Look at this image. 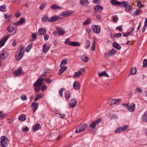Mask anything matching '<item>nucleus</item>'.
Returning <instances> with one entry per match:
<instances>
[{
    "mask_svg": "<svg viewBox=\"0 0 147 147\" xmlns=\"http://www.w3.org/2000/svg\"><path fill=\"white\" fill-rule=\"evenodd\" d=\"M43 80L44 79L42 78H38L36 82L34 84V89L36 92H38L39 91Z\"/></svg>",
    "mask_w": 147,
    "mask_h": 147,
    "instance_id": "obj_1",
    "label": "nucleus"
},
{
    "mask_svg": "<svg viewBox=\"0 0 147 147\" xmlns=\"http://www.w3.org/2000/svg\"><path fill=\"white\" fill-rule=\"evenodd\" d=\"M1 139L0 143L1 146L5 147L8 145L9 140L5 136H2L1 138Z\"/></svg>",
    "mask_w": 147,
    "mask_h": 147,
    "instance_id": "obj_2",
    "label": "nucleus"
},
{
    "mask_svg": "<svg viewBox=\"0 0 147 147\" xmlns=\"http://www.w3.org/2000/svg\"><path fill=\"white\" fill-rule=\"evenodd\" d=\"M123 105H125L127 110L130 112H134L135 109V105L134 103H128Z\"/></svg>",
    "mask_w": 147,
    "mask_h": 147,
    "instance_id": "obj_3",
    "label": "nucleus"
},
{
    "mask_svg": "<svg viewBox=\"0 0 147 147\" xmlns=\"http://www.w3.org/2000/svg\"><path fill=\"white\" fill-rule=\"evenodd\" d=\"M15 26L14 23L11 24L7 27V29L9 32H12V34H14L16 33L17 31L14 27Z\"/></svg>",
    "mask_w": 147,
    "mask_h": 147,
    "instance_id": "obj_4",
    "label": "nucleus"
},
{
    "mask_svg": "<svg viewBox=\"0 0 147 147\" xmlns=\"http://www.w3.org/2000/svg\"><path fill=\"white\" fill-rule=\"evenodd\" d=\"M117 53L116 51L114 49H112L110 51L108 52L105 53V57L108 58L109 57L112 56Z\"/></svg>",
    "mask_w": 147,
    "mask_h": 147,
    "instance_id": "obj_5",
    "label": "nucleus"
},
{
    "mask_svg": "<svg viewBox=\"0 0 147 147\" xmlns=\"http://www.w3.org/2000/svg\"><path fill=\"white\" fill-rule=\"evenodd\" d=\"M101 121V119L100 118H98L95 121H93L90 125V127L91 128H94L96 125L100 123Z\"/></svg>",
    "mask_w": 147,
    "mask_h": 147,
    "instance_id": "obj_6",
    "label": "nucleus"
},
{
    "mask_svg": "<svg viewBox=\"0 0 147 147\" xmlns=\"http://www.w3.org/2000/svg\"><path fill=\"white\" fill-rule=\"evenodd\" d=\"M92 28L94 33L99 34L100 32V27L98 25H93L92 26Z\"/></svg>",
    "mask_w": 147,
    "mask_h": 147,
    "instance_id": "obj_7",
    "label": "nucleus"
},
{
    "mask_svg": "<svg viewBox=\"0 0 147 147\" xmlns=\"http://www.w3.org/2000/svg\"><path fill=\"white\" fill-rule=\"evenodd\" d=\"M24 54L23 53H21L18 51L15 55L16 59L18 61L20 60Z\"/></svg>",
    "mask_w": 147,
    "mask_h": 147,
    "instance_id": "obj_8",
    "label": "nucleus"
},
{
    "mask_svg": "<svg viewBox=\"0 0 147 147\" xmlns=\"http://www.w3.org/2000/svg\"><path fill=\"white\" fill-rule=\"evenodd\" d=\"M77 101L74 98H72L68 103L69 107L72 108L74 107L77 103Z\"/></svg>",
    "mask_w": 147,
    "mask_h": 147,
    "instance_id": "obj_9",
    "label": "nucleus"
},
{
    "mask_svg": "<svg viewBox=\"0 0 147 147\" xmlns=\"http://www.w3.org/2000/svg\"><path fill=\"white\" fill-rule=\"evenodd\" d=\"M13 76L16 77H17L20 76L21 74L23 75V74L22 72V69L21 68L16 70L13 72Z\"/></svg>",
    "mask_w": 147,
    "mask_h": 147,
    "instance_id": "obj_10",
    "label": "nucleus"
},
{
    "mask_svg": "<svg viewBox=\"0 0 147 147\" xmlns=\"http://www.w3.org/2000/svg\"><path fill=\"white\" fill-rule=\"evenodd\" d=\"M61 18H62L58 16H54L50 18V20H49L50 22H54L58 21L61 19Z\"/></svg>",
    "mask_w": 147,
    "mask_h": 147,
    "instance_id": "obj_11",
    "label": "nucleus"
},
{
    "mask_svg": "<svg viewBox=\"0 0 147 147\" xmlns=\"http://www.w3.org/2000/svg\"><path fill=\"white\" fill-rule=\"evenodd\" d=\"M56 29L57 30L58 34L59 36L63 35L65 33V31L62 28L58 27H55Z\"/></svg>",
    "mask_w": 147,
    "mask_h": 147,
    "instance_id": "obj_12",
    "label": "nucleus"
},
{
    "mask_svg": "<svg viewBox=\"0 0 147 147\" xmlns=\"http://www.w3.org/2000/svg\"><path fill=\"white\" fill-rule=\"evenodd\" d=\"M94 9L95 11L98 12H100L103 9V8L102 6L96 5L94 7Z\"/></svg>",
    "mask_w": 147,
    "mask_h": 147,
    "instance_id": "obj_13",
    "label": "nucleus"
},
{
    "mask_svg": "<svg viewBox=\"0 0 147 147\" xmlns=\"http://www.w3.org/2000/svg\"><path fill=\"white\" fill-rule=\"evenodd\" d=\"M25 22V20L24 18H20L19 21L14 23L15 25L18 26L23 24Z\"/></svg>",
    "mask_w": 147,
    "mask_h": 147,
    "instance_id": "obj_14",
    "label": "nucleus"
},
{
    "mask_svg": "<svg viewBox=\"0 0 147 147\" xmlns=\"http://www.w3.org/2000/svg\"><path fill=\"white\" fill-rule=\"evenodd\" d=\"M4 16L5 18L7 19V20L6 21V23H10L11 22V18L12 16V15L11 14L9 15L7 14H5Z\"/></svg>",
    "mask_w": 147,
    "mask_h": 147,
    "instance_id": "obj_15",
    "label": "nucleus"
},
{
    "mask_svg": "<svg viewBox=\"0 0 147 147\" xmlns=\"http://www.w3.org/2000/svg\"><path fill=\"white\" fill-rule=\"evenodd\" d=\"M38 104L37 103L33 102L32 103L31 107L32 108V110L34 113L38 107Z\"/></svg>",
    "mask_w": 147,
    "mask_h": 147,
    "instance_id": "obj_16",
    "label": "nucleus"
},
{
    "mask_svg": "<svg viewBox=\"0 0 147 147\" xmlns=\"http://www.w3.org/2000/svg\"><path fill=\"white\" fill-rule=\"evenodd\" d=\"M113 46L114 48L118 50H120L121 48V45L115 42H113Z\"/></svg>",
    "mask_w": 147,
    "mask_h": 147,
    "instance_id": "obj_17",
    "label": "nucleus"
},
{
    "mask_svg": "<svg viewBox=\"0 0 147 147\" xmlns=\"http://www.w3.org/2000/svg\"><path fill=\"white\" fill-rule=\"evenodd\" d=\"M50 47L44 44L43 45L42 51L45 53H47L49 50Z\"/></svg>",
    "mask_w": 147,
    "mask_h": 147,
    "instance_id": "obj_18",
    "label": "nucleus"
},
{
    "mask_svg": "<svg viewBox=\"0 0 147 147\" xmlns=\"http://www.w3.org/2000/svg\"><path fill=\"white\" fill-rule=\"evenodd\" d=\"M42 20L44 22H50L49 20L50 18H49L48 16L45 15H44L41 18Z\"/></svg>",
    "mask_w": 147,
    "mask_h": 147,
    "instance_id": "obj_19",
    "label": "nucleus"
},
{
    "mask_svg": "<svg viewBox=\"0 0 147 147\" xmlns=\"http://www.w3.org/2000/svg\"><path fill=\"white\" fill-rule=\"evenodd\" d=\"M40 125L39 123L35 124L32 127V130L34 131H36L40 129Z\"/></svg>",
    "mask_w": 147,
    "mask_h": 147,
    "instance_id": "obj_20",
    "label": "nucleus"
},
{
    "mask_svg": "<svg viewBox=\"0 0 147 147\" xmlns=\"http://www.w3.org/2000/svg\"><path fill=\"white\" fill-rule=\"evenodd\" d=\"M46 30L44 28H41L39 29L38 31V33L40 35H41L46 33Z\"/></svg>",
    "mask_w": 147,
    "mask_h": 147,
    "instance_id": "obj_21",
    "label": "nucleus"
},
{
    "mask_svg": "<svg viewBox=\"0 0 147 147\" xmlns=\"http://www.w3.org/2000/svg\"><path fill=\"white\" fill-rule=\"evenodd\" d=\"M142 121L147 122V111L144 113L142 117Z\"/></svg>",
    "mask_w": 147,
    "mask_h": 147,
    "instance_id": "obj_22",
    "label": "nucleus"
},
{
    "mask_svg": "<svg viewBox=\"0 0 147 147\" xmlns=\"http://www.w3.org/2000/svg\"><path fill=\"white\" fill-rule=\"evenodd\" d=\"M83 131V125H81L78 127L75 131L76 133H78Z\"/></svg>",
    "mask_w": 147,
    "mask_h": 147,
    "instance_id": "obj_23",
    "label": "nucleus"
},
{
    "mask_svg": "<svg viewBox=\"0 0 147 147\" xmlns=\"http://www.w3.org/2000/svg\"><path fill=\"white\" fill-rule=\"evenodd\" d=\"M72 14V11L67 12L64 11L62 12L61 14V15L63 16H69Z\"/></svg>",
    "mask_w": 147,
    "mask_h": 147,
    "instance_id": "obj_24",
    "label": "nucleus"
},
{
    "mask_svg": "<svg viewBox=\"0 0 147 147\" xmlns=\"http://www.w3.org/2000/svg\"><path fill=\"white\" fill-rule=\"evenodd\" d=\"M91 20L90 18H88L85 21L83 22V25L86 26H87L91 23Z\"/></svg>",
    "mask_w": 147,
    "mask_h": 147,
    "instance_id": "obj_25",
    "label": "nucleus"
},
{
    "mask_svg": "<svg viewBox=\"0 0 147 147\" xmlns=\"http://www.w3.org/2000/svg\"><path fill=\"white\" fill-rule=\"evenodd\" d=\"M120 5H119L124 7H126V6H127L128 4H129V3L127 1H123L122 2H120Z\"/></svg>",
    "mask_w": 147,
    "mask_h": 147,
    "instance_id": "obj_26",
    "label": "nucleus"
},
{
    "mask_svg": "<svg viewBox=\"0 0 147 147\" xmlns=\"http://www.w3.org/2000/svg\"><path fill=\"white\" fill-rule=\"evenodd\" d=\"M26 118L25 115H21L19 116L18 119L20 121H24L26 120Z\"/></svg>",
    "mask_w": 147,
    "mask_h": 147,
    "instance_id": "obj_27",
    "label": "nucleus"
},
{
    "mask_svg": "<svg viewBox=\"0 0 147 147\" xmlns=\"http://www.w3.org/2000/svg\"><path fill=\"white\" fill-rule=\"evenodd\" d=\"M65 96L67 100L69 99L71 97V93L69 91H66L65 93Z\"/></svg>",
    "mask_w": 147,
    "mask_h": 147,
    "instance_id": "obj_28",
    "label": "nucleus"
},
{
    "mask_svg": "<svg viewBox=\"0 0 147 147\" xmlns=\"http://www.w3.org/2000/svg\"><path fill=\"white\" fill-rule=\"evenodd\" d=\"M61 68L59 71V74H61L63 73L64 71L66 70L67 67L66 66L61 67Z\"/></svg>",
    "mask_w": 147,
    "mask_h": 147,
    "instance_id": "obj_29",
    "label": "nucleus"
},
{
    "mask_svg": "<svg viewBox=\"0 0 147 147\" xmlns=\"http://www.w3.org/2000/svg\"><path fill=\"white\" fill-rule=\"evenodd\" d=\"M111 3L112 4L115 5H119L120 2L117 1V0H111Z\"/></svg>",
    "mask_w": 147,
    "mask_h": 147,
    "instance_id": "obj_30",
    "label": "nucleus"
},
{
    "mask_svg": "<svg viewBox=\"0 0 147 147\" xmlns=\"http://www.w3.org/2000/svg\"><path fill=\"white\" fill-rule=\"evenodd\" d=\"M82 68H81L80 69V70L78 72H77L75 73V74L73 76L74 78H77L81 74V72L80 71Z\"/></svg>",
    "mask_w": 147,
    "mask_h": 147,
    "instance_id": "obj_31",
    "label": "nucleus"
},
{
    "mask_svg": "<svg viewBox=\"0 0 147 147\" xmlns=\"http://www.w3.org/2000/svg\"><path fill=\"white\" fill-rule=\"evenodd\" d=\"M70 45L75 47L80 46V44L77 42H71Z\"/></svg>",
    "mask_w": 147,
    "mask_h": 147,
    "instance_id": "obj_32",
    "label": "nucleus"
},
{
    "mask_svg": "<svg viewBox=\"0 0 147 147\" xmlns=\"http://www.w3.org/2000/svg\"><path fill=\"white\" fill-rule=\"evenodd\" d=\"M130 73L131 75L135 74L136 72V67L132 68L130 70Z\"/></svg>",
    "mask_w": 147,
    "mask_h": 147,
    "instance_id": "obj_33",
    "label": "nucleus"
},
{
    "mask_svg": "<svg viewBox=\"0 0 147 147\" xmlns=\"http://www.w3.org/2000/svg\"><path fill=\"white\" fill-rule=\"evenodd\" d=\"M24 46L22 44L21 45L19 48V49H18V51L19 52H21V53H24Z\"/></svg>",
    "mask_w": 147,
    "mask_h": 147,
    "instance_id": "obj_34",
    "label": "nucleus"
},
{
    "mask_svg": "<svg viewBox=\"0 0 147 147\" xmlns=\"http://www.w3.org/2000/svg\"><path fill=\"white\" fill-rule=\"evenodd\" d=\"M73 86L74 89H78L79 88V84L77 82H74Z\"/></svg>",
    "mask_w": 147,
    "mask_h": 147,
    "instance_id": "obj_35",
    "label": "nucleus"
},
{
    "mask_svg": "<svg viewBox=\"0 0 147 147\" xmlns=\"http://www.w3.org/2000/svg\"><path fill=\"white\" fill-rule=\"evenodd\" d=\"M6 5H3L0 6V11L2 12H5L6 11Z\"/></svg>",
    "mask_w": 147,
    "mask_h": 147,
    "instance_id": "obj_36",
    "label": "nucleus"
},
{
    "mask_svg": "<svg viewBox=\"0 0 147 147\" xmlns=\"http://www.w3.org/2000/svg\"><path fill=\"white\" fill-rule=\"evenodd\" d=\"M125 10L127 12H130V10L131 9V6L129 5V3L128 4L126 7H125Z\"/></svg>",
    "mask_w": 147,
    "mask_h": 147,
    "instance_id": "obj_37",
    "label": "nucleus"
},
{
    "mask_svg": "<svg viewBox=\"0 0 147 147\" xmlns=\"http://www.w3.org/2000/svg\"><path fill=\"white\" fill-rule=\"evenodd\" d=\"M129 126L128 125H125L123 126V127H121L123 131H127V129H128Z\"/></svg>",
    "mask_w": 147,
    "mask_h": 147,
    "instance_id": "obj_38",
    "label": "nucleus"
},
{
    "mask_svg": "<svg viewBox=\"0 0 147 147\" xmlns=\"http://www.w3.org/2000/svg\"><path fill=\"white\" fill-rule=\"evenodd\" d=\"M68 61L67 59H63L61 62V63L60 65V67H61L62 65H65L67 63V61Z\"/></svg>",
    "mask_w": 147,
    "mask_h": 147,
    "instance_id": "obj_39",
    "label": "nucleus"
},
{
    "mask_svg": "<svg viewBox=\"0 0 147 147\" xmlns=\"http://www.w3.org/2000/svg\"><path fill=\"white\" fill-rule=\"evenodd\" d=\"M122 132H123V131L121 127L117 128L115 131V132L116 133H121Z\"/></svg>",
    "mask_w": 147,
    "mask_h": 147,
    "instance_id": "obj_40",
    "label": "nucleus"
},
{
    "mask_svg": "<svg viewBox=\"0 0 147 147\" xmlns=\"http://www.w3.org/2000/svg\"><path fill=\"white\" fill-rule=\"evenodd\" d=\"M142 11L141 9H137L136 11L134 12V15H137L139 14Z\"/></svg>",
    "mask_w": 147,
    "mask_h": 147,
    "instance_id": "obj_41",
    "label": "nucleus"
},
{
    "mask_svg": "<svg viewBox=\"0 0 147 147\" xmlns=\"http://www.w3.org/2000/svg\"><path fill=\"white\" fill-rule=\"evenodd\" d=\"M95 42L94 40L93 42V44L91 46V50L93 51L95 50Z\"/></svg>",
    "mask_w": 147,
    "mask_h": 147,
    "instance_id": "obj_42",
    "label": "nucleus"
},
{
    "mask_svg": "<svg viewBox=\"0 0 147 147\" xmlns=\"http://www.w3.org/2000/svg\"><path fill=\"white\" fill-rule=\"evenodd\" d=\"M90 42L89 40H87L86 42V45L85 46V48L88 49L90 46Z\"/></svg>",
    "mask_w": 147,
    "mask_h": 147,
    "instance_id": "obj_43",
    "label": "nucleus"
},
{
    "mask_svg": "<svg viewBox=\"0 0 147 147\" xmlns=\"http://www.w3.org/2000/svg\"><path fill=\"white\" fill-rule=\"evenodd\" d=\"M20 98L23 100H26L27 99L26 96L25 94H23L22 95Z\"/></svg>",
    "mask_w": 147,
    "mask_h": 147,
    "instance_id": "obj_44",
    "label": "nucleus"
},
{
    "mask_svg": "<svg viewBox=\"0 0 147 147\" xmlns=\"http://www.w3.org/2000/svg\"><path fill=\"white\" fill-rule=\"evenodd\" d=\"M137 5L138 7H140V8H141L142 7L144 6V5L142 4L140 1H137Z\"/></svg>",
    "mask_w": 147,
    "mask_h": 147,
    "instance_id": "obj_45",
    "label": "nucleus"
},
{
    "mask_svg": "<svg viewBox=\"0 0 147 147\" xmlns=\"http://www.w3.org/2000/svg\"><path fill=\"white\" fill-rule=\"evenodd\" d=\"M51 8L53 10H55L58 9V6L56 4H54L51 6Z\"/></svg>",
    "mask_w": 147,
    "mask_h": 147,
    "instance_id": "obj_46",
    "label": "nucleus"
},
{
    "mask_svg": "<svg viewBox=\"0 0 147 147\" xmlns=\"http://www.w3.org/2000/svg\"><path fill=\"white\" fill-rule=\"evenodd\" d=\"M89 59V58L86 56L83 55V62H87Z\"/></svg>",
    "mask_w": 147,
    "mask_h": 147,
    "instance_id": "obj_47",
    "label": "nucleus"
},
{
    "mask_svg": "<svg viewBox=\"0 0 147 147\" xmlns=\"http://www.w3.org/2000/svg\"><path fill=\"white\" fill-rule=\"evenodd\" d=\"M118 20V18L117 16L116 15H115L113 16V20L115 23H116L117 22Z\"/></svg>",
    "mask_w": 147,
    "mask_h": 147,
    "instance_id": "obj_48",
    "label": "nucleus"
},
{
    "mask_svg": "<svg viewBox=\"0 0 147 147\" xmlns=\"http://www.w3.org/2000/svg\"><path fill=\"white\" fill-rule=\"evenodd\" d=\"M106 74V71H104L101 73H99L98 74V76L99 77H102L103 76H104L105 74Z\"/></svg>",
    "mask_w": 147,
    "mask_h": 147,
    "instance_id": "obj_49",
    "label": "nucleus"
},
{
    "mask_svg": "<svg viewBox=\"0 0 147 147\" xmlns=\"http://www.w3.org/2000/svg\"><path fill=\"white\" fill-rule=\"evenodd\" d=\"M42 96L40 94H38L36 96L34 100L35 101H36L38 99L42 98Z\"/></svg>",
    "mask_w": 147,
    "mask_h": 147,
    "instance_id": "obj_50",
    "label": "nucleus"
},
{
    "mask_svg": "<svg viewBox=\"0 0 147 147\" xmlns=\"http://www.w3.org/2000/svg\"><path fill=\"white\" fill-rule=\"evenodd\" d=\"M147 65V60L144 59L143 61V67H146Z\"/></svg>",
    "mask_w": 147,
    "mask_h": 147,
    "instance_id": "obj_51",
    "label": "nucleus"
},
{
    "mask_svg": "<svg viewBox=\"0 0 147 147\" xmlns=\"http://www.w3.org/2000/svg\"><path fill=\"white\" fill-rule=\"evenodd\" d=\"M6 115V114L3 113V111H0V117L1 118H3Z\"/></svg>",
    "mask_w": 147,
    "mask_h": 147,
    "instance_id": "obj_52",
    "label": "nucleus"
},
{
    "mask_svg": "<svg viewBox=\"0 0 147 147\" xmlns=\"http://www.w3.org/2000/svg\"><path fill=\"white\" fill-rule=\"evenodd\" d=\"M10 35H8L6 36H5L2 39V40L5 41V42L7 40V39L9 38L10 36Z\"/></svg>",
    "mask_w": 147,
    "mask_h": 147,
    "instance_id": "obj_53",
    "label": "nucleus"
},
{
    "mask_svg": "<svg viewBox=\"0 0 147 147\" xmlns=\"http://www.w3.org/2000/svg\"><path fill=\"white\" fill-rule=\"evenodd\" d=\"M45 3L42 4L39 7V9L40 10H42L45 7Z\"/></svg>",
    "mask_w": 147,
    "mask_h": 147,
    "instance_id": "obj_54",
    "label": "nucleus"
},
{
    "mask_svg": "<svg viewBox=\"0 0 147 147\" xmlns=\"http://www.w3.org/2000/svg\"><path fill=\"white\" fill-rule=\"evenodd\" d=\"M32 41H34L36 39L37 36L36 33H34L32 34Z\"/></svg>",
    "mask_w": 147,
    "mask_h": 147,
    "instance_id": "obj_55",
    "label": "nucleus"
},
{
    "mask_svg": "<svg viewBox=\"0 0 147 147\" xmlns=\"http://www.w3.org/2000/svg\"><path fill=\"white\" fill-rule=\"evenodd\" d=\"M135 90L136 91V92H137L139 93H141L142 91V89H141L140 88H138V87L136 88L135 89Z\"/></svg>",
    "mask_w": 147,
    "mask_h": 147,
    "instance_id": "obj_56",
    "label": "nucleus"
},
{
    "mask_svg": "<svg viewBox=\"0 0 147 147\" xmlns=\"http://www.w3.org/2000/svg\"><path fill=\"white\" fill-rule=\"evenodd\" d=\"M21 15V13H20V11H18L15 14V15L16 17H20Z\"/></svg>",
    "mask_w": 147,
    "mask_h": 147,
    "instance_id": "obj_57",
    "label": "nucleus"
},
{
    "mask_svg": "<svg viewBox=\"0 0 147 147\" xmlns=\"http://www.w3.org/2000/svg\"><path fill=\"white\" fill-rule=\"evenodd\" d=\"M32 46L31 45H28L27 48L26 49V51L27 52H28L32 48Z\"/></svg>",
    "mask_w": 147,
    "mask_h": 147,
    "instance_id": "obj_58",
    "label": "nucleus"
},
{
    "mask_svg": "<svg viewBox=\"0 0 147 147\" xmlns=\"http://www.w3.org/2000/svg\"><path fill=\"white\" fill-rule=\"evenodd\" d=\"M92 2L95 4H97L100 3V0H92Z\"/></svg>",
    "mask_w": 147,
    "mask_h": 147,
    "instance_id": "obj_59",
    "label": "nucleus"
},
{
    "mask_svg": "<svg viewBox=\"0 0 147 147\" xmlns=\"http://www.w3.org/2000/svg\"><path fill=\"white\" fill-rule=\"evenodd\" d=\"M49 37V36L48 34H44V38L45 40L46 41V40H47L48 39Z\"/></svg>",
    "mask_w": 147,
    "mask_h": 147,
    "instance_id": "obj_60",
    "label": "nucleus"
},
{
    "mask_svg": "<svg viewBox=\"0 0 147 147\" xmlns=\"http://www.w3.org/2000/svg\"><path fill=\"white\" fill-rule=\"evenodd\" d=\"M89 3L88 0H83V5L87 6L89 4Z\"/></svg>",
    "mask_w": 147,
    "mask_h": 147,
    "instance_id": "obj_61",
    "label": "nucleus"
},
{
    "mask_svg": "<svg viewBox=\"0 0 147 147\" xmlns=\"http://www.w3.org/2000/svg\"><path fill=\"white\" fill-rule=\"evenodd\" d=\"M63 88H61L59 90V95L61 97L63 96Z\"/></svg>",
    "mask_w": 147,
    "mask_h": 147,
    "instance_id": "obj_62",
    "label": "nucleus"
},
{
    "mask_svg": "<svg viewBox=\"0 0 147 147\" xmlns=\"http://www.w3.org/2000/svg\"><path fill=\"white\" fill-rule=\"evenodd\" d=\"M71 42L69 41L68 38L67 39L65 42V44L69 45H70Z\"/></svg>",
    "mask_w": 147,
    "mask_h": 147,
    "instance_id": "obj_63",
    "label": "nucleus"
},
{
    "mask_svg": "<svg viewBox=\"0 0 147 147\" xmlns=\"http://www.w3.org/2000/svg\"><path fill=\"white\" fill-rule=\"evenodd\" d=\"M121 36V33H118L114 35L113 36V37H120Z\"/></svg>",
    "mask_w": 147,
    "mask_h": 147,
    "instance_id": "obj_64",
    "label": "nucleus"
}]
</instances>
